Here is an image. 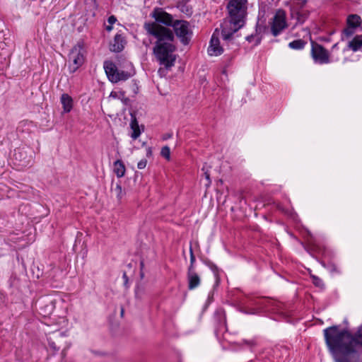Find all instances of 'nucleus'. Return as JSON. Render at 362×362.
<instances>
[{
  "label": "nucleus",
  "mask_w": 362,
  "mask_h": 362,
  "mask_svg": "<svg viewBox=\"0 0 362 362\" xmlns=\"http://www.w3.org/2000/svg\"><path fill=\"white\" fill-rule=\"evenodd\" d=\"M176 49V46L173 43L155 45L153 49V54L159 64L163 66L158 69L159 73L168 71L175 66L177 56L175 54Z\"/></svg>",
  "instance_id": "7ed1b4c3"
},
{
  "label": "nucleus",
  "mask_w": 362,
  "mask_h": 362,
  "mask_svg": "<svg viewBox=\"0 0 362 362\" xmlns=\"http://www.w3.org/2000/svg\"><path fill=\"white\" fill-rule=\"evenodd\" d=\"M311 57L315 64H325L330 62L329 53L322 45L311 40Z\"/></svg>",
  "instance_id": "9d476101"
},
{
  "label": "nucleus",
  "mask_w": 362,
  "mask_h": 362,
  "mask_svg": "<svg viewBox=\"0 0 362 362\" xmlns=\"http://www.w3.org/2000/svg\"><path fill=\"white\" fill-rule=\"evenodd\" d=\"M195 262H196L195 256H192L190 258V264L187 268V272H195V267H194Z\"/></svg>",
  "instance_id": "4c0bfd02"
},
{
  "label": "nucleus",
  "mask_w": 362,
  "mask_h": 362,
  "mask_svg": "<svg viewBox=\"0 0 362 362\" xmlns=\"http://www.w3.org/2000/svg\"><path fill=\"white\" fill-rule=\"evenodd\" d=\"M218 182L221 183V184H223V180H219Z\"/></svg>",
  "instance_id": "69168bd1"
},
{
  "label": "nucleus",
  "mask_w": 362,
  "mask_h": 362,
  "mask_svg": "<svg viewBox=\"0 0 362 362\" xmlns=\"http://www.w3.org/2000/svg\"><path fill=\"white\" fill-rule=\"evenodd\" d=\"M117 21V18L115 16H110L107 18V22L109 24L112 25Z\"/></svg>",
  "instance_id": "a19ab883"
},
{
  "label": "nucleus",
  "mask_w": 362,
  "mask_h": 362,
  "mask_svg": "<svg viewBox=\"0 0 362 362\" xmlns=\"http://www.w3.org/2000/svg\"><path fill=\"white\" fill-rule=\"evenodd\" d=\"M362 47V35H356L351 41L348 42L346 49L352 50L356 52Z\"/></svg>",
  "instance_id": "412c9836"
},
{
  "label": "nucleus",
  "mask_w": 362,
  "mask_h": 362,
  "mask_svg": "<svg viewBox=\"0 0 362 362\" xmlns=\"http://www.w3.org/2000/svg\"><path fill=\"white\" fill-rule=\"evenodd\" d=\"M187 278L189 290L195 289L201 284V278L199 275L196 272V271L187 272Z\"/></svg>",
  "instance_id": "a211bd4d"
},
{
  "label": "nucleus",
  "mask_w": 362,
  "mask_h": 362,
  "mask_svg": "<svg viewBox=\"0 0 362 362\" xmlns=\"http://www.w3.org/2000/svg\"><path fill=\"white\" fill-rule=\"evenodd\" d=\"M201 260L203 262V264L208 267L213 272L215 277L214 286H218L221 281L220 274L222 272V270L219 269L212 261H211L208 258H202Z\"/></svg>",
  "instance_id": "dca6fc26"
},
{
  "label": "nucleus",
  "mask_w": 362,
  "mask_h": 362,
  "mask_svg": "<svg viewBox=\"0 0 362 362\" xmlns=\"http://www.w3.org/2000/svg\"><path fill=\"white\" fill-rule=\"evenodd\" d=\"M240 346H246L251 351H253V349L257 346V341L255 338L250 339H243L238 343Z\"/></svg>",
  "instance_id": "2f4dec72"
},
{
  "label": "nucleus",
  "mask_w": 362,
  "mask_h": 362,
  "mask_svg": "<svg viewBox=\"0 0 362 362\" xmlns=\"http://www.w3.org/2000/svg\"><path fill=\"white\" fill-rule=\"evenodd\" d=\"M118 93H119L120 96L119 98H124V95H125V93L124 91H119Z\"/></svg>",
  "instance_id": "4d7b16f0"
},
{
  "label": "nucleus",
  "mask_w": 362,
  "mask_h": 362,
  "mask_svg": "<svg viewBox=\"0 0 362 362\" xmlns=\"http://www.w3.org/2000/svg\"><path fill=\"white\" fill-rule=\"evenodd\" d=\"M204 175H205V178L208 180V183L206 185H209L211 182V179H210V175L207 172H206L204 173Z\"/></svg>",
  "instance_id": "a18cd8bd"
},
{
  "label": "nucleus",
  "mask_w": 362,
  "mask_h": 362,
  "mask_svg": "<svg viewBox=\"0 0 362 362\" xmlns=\"http://www.w3.org/2000/svg\"><path fill=\"white\" fill-rule=\"evenodd\" d=\"M61 356H62V359L66 358V349H62V351L61 352Z\"/></svg>",
  "instance_id": "09e8293b"
},
{
  "label": "nucleus",
  "mask_w": 362,
  "mask_h": 362,
  "mask_svg": "<svg viewBox=\"0 0 362 362\" xmlns=\"http://www.w3.org/2000/svg\"><path fill=\"white\" fill-rule=\"evenodd\" d=\"M226 10L228 15L226 18L247 21V0H228Z\"/></svg>",
  "instance_id": "0eeeda50"
},
{
  "label": "nucleus",
  "mask_w": 362,
  "mask_h": 362,
  "mask_svg": "<svg viewBox=\"0 0 362 362\" xmlns=\"http://www.w3.org/2000/svg\"><path fill=\"white\" fill-rule=\"evenodd\" d=\"M356 30V29L354 28H351L350 25H346V28L341 31V40L344 41L346 38L351 37L355 33Z\"/></svg>",
  "instance_id": "7c9ffc66"
},
{
  "label": "nucleus",
  "mask_w": 362,
  "mask_h": 362,
  "mask_svg": "<svg viewBox=\"0 0 362 362\" xmlns=\"http://www.w3.org/2000/svg\"><path fill=\"white\" fill-rule=\"evenodd\" d=\"M141 278H143V276H144V274H142V273H141Z\"/></svg>",
  "instance_id": "774afa93"
},
{
  "label": "nucleus",
  "mask_w": 362,
  "mask_h": 362,
  "mask_svg": "<svg viewBox=\"0 0 362 362\" xmlns=\"http://www.w3.org/2000/svg\"><path fill=\"white\" fill-rule=\"evenodd\" d=\"M147 165V160L146 158L141 159L137 164V168L140 170L146 168Z\"/></svg>",
  "instance_id": "ea45409f"
},
{
  "label": "nucleus",
  "mask_w": 362,
  "mask_h": 362,
  "mask_svg": "<svg viewBox=\"0 0 362 362\" xmlns=\"http://www.w3.org/2000/svg\"><path fill=\"white\" fill-rule=\"evenodd\" d=\"M150 16L155 19L153 23L165 27H172L175 22L173 16L167 13L163 8L156 7Z\"/></svg>",
  "instance_id": "f8f14e48"
},
{
  "label": "nucleus",
  "mask_w": 362,
  "mask_h": 362,
  "mask_svg": "<svg viewBox=\"0 0 362 362\" xmlns=\"http://www.w3.org/2000/svg\"><path fill=\"white\" fill-rule=\"evenodd\" d=\"M123 314H124V309H123V308H122V309H121V315L122 316V315H123Z\"/></svg>",
  "instance_id": "e2e57ef3"
},
{
  "label": "nucleus",
  "mask_w": 362,
  "mask_h": 362,
  "mask_svg": "<svg viewBox=\"0 0 362 362\" xmlns=\"http://www.w3.org/2000/svg\"><path fill=\"white\" fill-rule=\"evenodd\" d=\"M209 304H210V300H209V298H208L207 300L206 301L204 307H203L202 313H204V312H205L206 310V309L208 308Z\"/></svg>",
  "instance_id": "c03bdc74"
},
{
  "label": "nucleus",
  "mask_w": 362,
  "mask_h": 362,
  "mask_svg": "<svg viewBox=\"0 0 362 362\" xmlns=\"http://www.w3.org/2000/svg\"><path fill=\"white\" fill-rule=\"evenodd\" d=\"M151 156H152V148H151V147H148L146 149V156L151 157Z\"/></svg>",
  "instance_id": "de8ad7c7"
},
{
  "label": "nucleus",
  "mask_w": 362,
  "mask_h": 362,
  "mask_svg": "<svg viewBox=\"0 0 362 362\" xmlns=\"http://www.w3.org/2000/svg\"><path fill=\"white\" fill-rule=\"evenodd\" d=\"M255 37H256L255 33L246 36L245 40L247 41L248 42H251Z\"/></svg>",
  "instance_id": "79ce46f5"
},
{
  "label": "nucleus",
  "mask_w": 362,
  "mask_h": 362,
  "mask_svg": "<svg viewBox=\"0 0 362 362\" xmlns=\"http://www.w3.org/2000/svg\"><path fill=\"white\" fill-rule=\"evenodd\" d=\"M122 279H124V286L127 287V284H128L129 278L127 276V274L126 272H123Z\"/></svg>",
  "instance_id": "37998d69"
},
{
  "label": "nucleus",
  "mask_w": 362,
  "mask_h": 362,
  "mask_svg": "<svg viewBox=\"0 0 362 362\" xmlns=\"http://www.w3.org/2000/svg\"><path fill=\"white\" fill-rule=\"evenodd\" d=\"M54 304L52 301H49L48 303L45 304L44 305H40V310L42 312V314L45 316L49 315L54 311Z\"/></svg>",
  "instance_id": "c85d7f7f"
},
{
  "label": "nucleus",
  "mask_w": 362,
  "mask_h": 362,
  "mask_svg": "<svg viewBox=\"0 0 362 362\" xmlns=\"http://www.w3.org/2000/svg\"><path fill=\"white\" fill-rule=\"evenodd\" d=\"M69 71L75 73L85 62L83 42H78L68 54Z\"/></svg>",
  "instance_id": "423d86ee"
},
{
  "label": "nucleus",
  "mask_w": 362,
  "mask_h": 362,
  "mask_svg": "<svg viewBox=\"0 0 362 362\" xmlns=\"http://www.w3.org/2000/svg\"><path fill=\"white\" fill-rule=\"evenodd\" d=\"M337 46H338V43H335V44L332 46V49H337Z\"/></svg>",
  "instance_id": "bf43d9fd"
},
{
  "label": "nucleus",
  "mask_w": 362,
  "mask_h": 362,
  "mask_svg": "<svg viewBox=\"0 0 362 362\" xmlns=\"http://www.w3.org/2000/svg\"><path fill=\"white\" fill-rule=\"evenodd\" d=\"M296 15L298 21L300 22V23H303L305 21V18L308 17L307 13H303L300 11H297Z\"/></svg>",
  "instance_id": "e433bc0d"
},
{
  "label": "nucleus",
  "mask_w": 362,
  "mask_h": 362,
  "mask_svg": "<svg viewBox=\"0 0 362 362\" xmlns=\"http://www.w3.org/2000/svg\"><path fill=\"white\" fill-rule=\"evenodd\" d=\"M139 286L135 289V296L136 298H139Z\"/></svg>",
  "instance_id": "5fc2aeb1"
},
{
  "label": "nucleus",
  "mask_w": 362,
  "mask_h": 362,
  "mask_svg": "<svg viewBox=\"0 0 362 362\" xmlns=\"http://www.w3.org/2000/svg\"><path fill=\"white\" fill-rule=\"evenodd\" d=\"M361 18L357 14H350L346 18V25L355 29L361 26Z\"/></svg>",
  "instance_id": "b1692460"
},
{
  "label": "nucleus",
  "mask_w": 362,
  "mask_h": 362,
  "mask_svg": "<svg viewBox=\"0 0 362 362\" xmlns=\"http://www.w3.org/2000/svg\"><path fill=\"white\" fill-rule=\"evenodd\" d=\"M214 334L220 339L227 332L226 315L223 308H218L214 313Z\"/></svg>",
  "instance_id": "1a4fd4ad"
},
{
  "label": "nucleus",
  "mask_w": 362,
  "mask_h": 362,
  "mask_svg": "<svg viewBox=\"0 0 362 362\" xmlns=\"http://www.w3.org/2000/svg\"><path fill=\"white\" fill-rule=\"evenodd\" d=\"M281 348L284 351H285L286 352H288V350H287V349H286V347H284V346H281Z\"/></svg>",
  "instance_id": "052dcab7"
},
{
  "label": "nucleus",
  "mask_w": 362,
  "mask_h": 362,
  "mask_svg": "<svg viewBox=\"0 0 362 362\" xmlns=\"http://www.w3.org/2000/svg\"><path fill=\"white\" fill-rule=\"evenodd\" d=\"M130 115H131V121H130L129 126H130V129L132 130L130 136L132 137V139L136 140L139 137V136L141 134V132L144 131V126H141L142 130L140 129V127L139 125V122L137 121L135 112H131Z\"/></svg>",
  "instance_id": "2eb2a0df"
},
{
  "label": "nucleus",
  "mask_w": 362,
  "mask_h": 362,
  "mask_svg": "<svg viewBox=\"0 0 362 362\" xmlns=\"http://www.w3.org/2000/svg\"><path fill=\"white\" fill-rule=\"evenodd\" d=\"M60 340L61 338L57 336H49L47 337L48 347L50 350L53 351V355H55L61 348V346L59 345Z\"/></svg>",
  "instance_id": "5701e85b"
},
{
  "label": "nucleus",
  "mask_w": 362,
  "mask_h": 362,
  "mask_svg": "<svg viewBox=\"0 0 362 362\" xmlns=\"http://www.w3.org/2000/svg\"><path fill=\"white\" fill-rule=\"evenodd\" d=\"M208 298H209L210 303H211L213 300V297L212 296L211 297L210 296H209Z\"/></svg>",
  "instance_id": "680f3d73"
},
{
  "label": "nucleus",
  "mask_w": 362,
  "mask_h": 362,
  "mask_svg": "<svg viewBox=\"0 0 362 362\" xmlns=\"http://www.w3.org/2000/svg\"><path fill=\"white\" fill-rule=\"evenodd\" d=\"M310 277L312 279L313 284L316 287H318V288H322L325 287V284H324L322 280L320 278H319L318 276H317L315 275H311Z\"/></svg>",
  "instance_id": "72a5a7b5"
},
{
  "label": "nucleus",
  "mask_w": 362,
  "mask_h": 362,
  "mask_svg": "<svg viewBox=\"0 0 362 362\" xmlns=\"http://www.w3.org/2000/svg\"><path fill=\"white\" fill-rule=\"evenodd\" d=\"M189 255H190V258L192 256H194V252H193V249H192V243H190V245H189Z\"/></svg>",
  "instance_id": "3c124183"
},
{
  "label": "nucleus",
  "mask_w": 362,
  "mask_h": 362,
  "mask_svg": "<svg viewBox=\"0 0 362 362\" xmlns=\"http://www.w3.org/2000/svg\"><path fill=\"white\" fill-rule=\"evenodd\" d=\"M173 134L170 133L165 134L163 136V140H167L172 137Z\"/></svg>",
  "instance_id": "49530a36"
},
{
  "label": "nucleus",
  "mask_w": 362,
  "mask_h": 362,
  "mask_svg": "<svg viewBox=\"0 0 362 362\" xmlns=\"http://www.w3.org/2000/svg\"><path fill=\"white\" fill-rule=\"evenodd\" d=\"M270 23V30L272 35L274 37L279 35L288 27L285 11L279 9L274 15Z\"/></svg>",
  "instance_id": "9b49d317"
},
{
  "label": "nucleus",
  "mask_w": 362,
  "mask_h": 362,
  "mask_svg": "<svg viewBox=\"0 0 362 362\" xmlns=\"http://www.w3.org/2000/svg\"><path fill=\"white\" fill-rule=\"evenodd\" d=\"M322 41H325V42H329V39L328 37H322Z\"/></svg>",
  "instance_id": "13d9d810"
},
{
  "label": "nucleus",
  "mask_w": 362,
  "mask_h": 362,
  "mask_svg": "<svg viewBox=\"0 0 362 362\" xmlns=\"http://www.w3.org/2000/svg\"><path fill=\"white\" fill-rule=\"evenodd\" d=\"M259 300H259L258 313L262 310H269L272 303L271 300L268 298L262 297V296H259Z\"/></svg>",
  "instance_id": "c756f323"
},
{
  "label": "nucleus",
  "mask_w": 362,
  "mask_h": 362,
  "mask_svg": "<svg viewBox=\"0 0 362 362\" xmlns=\"http://www.w3.org/2000/svg\"><path fill=\"white\" fill-rule=\"evenodd\" d=\"M268 29H269L268 26L265 24H260L259 22H257L256 23V25H255L256 39H255V46H257V45H260L262 37H263V34L265 33L268 30Z\"/></svg>",
  "instance_id": "aec40b11"
},
{
  "label": "nucleus",
  "mask_w": 362,
  "mask_h": 362,
  "mask_svg": "<svg viewBox=\"0 0 362 362\" xmlns=\"http://www.w3.org/2000/svg\"><path fill=\"white\" fill-rule=\"evenodd\" d=\"M112 191L115 194V195L119 201H120L122 199V197L124 194V192H123V191H122L120 182L116 184V186L115 188H112Z\"/></svg>",
  "instance_id": "473e14b6"
},
{
  "label": "nucleus",
  "mask_w": 362,
  "mask_h": 362,
  "mask_svg": "<svg viewBox=\"0 0 362 362\" xmlns=\"http://www.w3.org/2000/svg\"><path fill=\"white\" fill-rule=\"evenodd\" d=\"M308 0H293V6L298 10H302L306 4L308 3Z\"/></svg>",
  "instance_id": "f704fd0d"
},
{
  "label": "nucleus",
  "mask_w": 362,
  "mask_h": 362,
  "mask_svg": "<svg viewBox=\"0 0 362 362\" xmlns=\"http://www.w3.org/2000/svg\"><path fill=\"white\" fill-rule=\"evenodd\" d=\"M141 267L142 268L144 267V262H141Z\"/></svg>",
  "instance_id": "0e129e2a"
},
{
  "label": "nucleus",
  "mask_w": 362,
  "mask_h": 362,
  "mask_svg": "<svg viewBox=\"0 0 362 362\" xmlns=\"http://www.w3.org/2000/svg\"><path fill=\"white\" fill-rule=\"evenodd\" d=\"M189 1L190 0H179L176 4V8L187 17H190L193 14V8L189 5Z\"/></svg>",
  "instance_id": "6ab92c4d"
},
{
  "label": "nucleus",
  "mask_w": 362,
  "mask_h": 362,
  "mask_svg": "<svg viewBox=\"0 0 362 362\" xmlns=\"http://www.w3.org/2000/svg\"><path fill=\"white\" fill-rule=\"evenodd\" d=\"M160 155L166 160H170V149L168 146H165L161 148Z\"/></svg>",
  "instance_id": "c9c22d12"
},
{
  "label": "nucleus",
  "mask_w": 362,
  "mask_h": 362,
  "mask_svg": "<svg viewBox=\"0 0 362 362\" xmlns=\"http://www.w3.org/2000/svg\"><path fill=\"white\" fill-rule=\"evenodd\" d=\"M132 89L134 95L137 94L139 92V85L136 80L132 81Z\"/></svg>",
  "instance_id": "58836bf2"
},
{
  "label": "nucleus",
  "mask_w": 362,
  "mask_h": 362,
  "mask_svg": "<svg viewBox=\"0 0 362 362\" xmlns=\"http://www.w3.org/2000/svg\"><path fill=\"white\" fill-rule=\"evenodd\" d=\"M110 97H112L114 98H119L118 96V93L117 92H115V91H112L111 93H110Z\"/></svg>",
  "instance_id": "8fccbe9b"
},
{
  "label": "nucleus",
  "mask_w": 362,
  "mask_h": 362,
  "mask_svg": "<svg viewBox=\"0 0 362 362\" xmlns=\"http://www.w3.org/2000/svg\"><path fill=\"white\" fill-rule=\"evenodd\" d=\"M114 173L118 177H122L124 175L126 168L122 160H117L114 162Z\"/></svg>",
  "instance_id": "393cba45"
},
{
  "label": "nucleus",
  "mask_w": 362,
  "mask_h": 362,
  "mask_svg": "<svg viewBox=\"0 0 362 362\" xmlns=\"http://www.w3.org/2000/svg\"><path fill=\"white\" fill-rule=\"evenodd\" d=\"M144 28L149 35L156 38L157 40L155 45L173 43L175 40L174 33L168 27L157 25L156 23H145Z\"/></svg>",
  "instance_id": "39448f33"
},
{
  "label": "nucleus",
  "mask_w": 362,
  "mask_h": 362,
  "mask_svg": "<svg viewBox=\"0 0 362 362\" xmlns=\"http://www.w3.org/2000/svg\"><path fill=\"white\" fill-rule=\"evenodd\" d=\"M107 31L110 32L112 30V25H109L105 27Z\"/></svg>",
  "instance_id": "603ef678"
},
{
  "label": "nucleus",
  "mask_w": 362,
  "mask_h": 362,
  "mask_svg": "<svg viewBox=\"0 0 362 362\" xmlns=\"http://www.w3.org/2000/svg\"><path fill=\"white\" fill-rule=\"evenodd\" d=\"M122 100L123 101V103H124L125 105H127L129 100V98H124H124H122Z\"/></svg>",
  "instance_id": "864d4df0"
},
{
  "label": "nucleus",
  "mask_w": 362,
  "mask_h": 362,
  "mask_svg": "<svg viewBox=\"0 0 362 362\" xmlns=\"http://www.w3.org/2000/svg\"><path fill=\"white\" fill-rule=\"evenodd\" d=\"M149 43H151V41H150V40H148V41L144 40V41H143V44H144L146 47H148Z\"/></svg>",
  "instance_id": "6e6d98bb"
},
{
  "label": "nucleus",
  "mask_w": 362,
  "mask_h": 362,
  "mask_svg": "<svg viewBox=\"0 0 362 362\" xmlns=\"http://www.w3.org/2000/svg\"><path fill=\"white\" fill-rule=\"evenodd\" d=\"M246 24V21L240 19L223 18L221 24V39L225 49L236 52L240 47L239 30Z\"/></svg>",
  "instance_id": "f03ea898"
},
{
  "label": "nucleus",
  "mask_w": 362,
  "mask_h": 362,
  "mask_svg": "<svg viewBox=\"0 0 362 362\" xmlns=\"http://www.w3.org/2000/svg\"><path fill=\"white\" fill-rule=\"evenodd\" d=\"M339 325H332L323 330L325 344L336 362H351L359 356L356 345L362 346V325L355 334L347 329H339Z\"/></svg>",
  "instance_id": "f257e3e1"
},
{
  "label": "nucleus",
  "mask_w": 362,
  "mask_h": 362,
  "mask_svg": "<svg viewBox=\"0 0 362 362\" xmlns=\"http://www.w3.org/2000/svg\"><path fill=\"white\" fill-rule=\"evenodd\" d=\"M13 157L16 160L21 163V165H25L28 164V161H26V151L23 148H16L14 150Z\"/></svg>",
  "instance_id": "a878e982"
},
{
  "label": "nucleus",
  "mask_w": 362,
  "mask_h": 362,
  "mask_svg": "<svg viewBox=\"0 0 362 362\" xmlns=\"http://www.w3.org/2000/svg\"><path fill=\"white\" fill-rule=\"evenodd\" d=\"M325 252H326V250L325 249L324 252H323V255H325Z\"/></svg>",
  "instance_id": "338daca9"
},
{
  "label": "nucleus",
  "mask_w": 362,
  "mask_h": 362,
  "mask_svg": "<svg viewBox=\"0 0 362 362\" xmlns=\"http://www.w3.org/2000/svg\"><path fill=\"white\" fill-rule=\"evenodd\" d=\"M189 23L185 20H175L173 25L174 35H175L184 45H188L193 35V32L189 28Z\"/></svg>",
  "instance_id": "6e6552de"
},
{
  "label": "nucleus",
  "mask_w": 362,
  "mask_h": 362,
  "mask_svg": "<svg viewBox=\"0 0 362 362\" xmlns=\"http://www.w3.org/2000/svg\"><path fill=\"white\" fill-rule=\"evenodd\" d=\"M307 42L303 39H298L289 42L288 47L292 49L300 50L306 45Z\"/></svg>",
  "instance_id": "cd10ccee"
},
{
  "label": "nucleus",
  "mask_w": 362,
  "mask_h": 362,
  "mask_svg": "<svg viewBox=\"0 0 362 362\" xmlns=\"http://www.w3.org/2000/svg\"><path fill=\"white\" fill-rule=\"evenodd\" d=\"M259 300V296L249 298L245 302V305L241 306L239 310L243 313L248 315L257 314Z\"/></svg>",
  "instance_id": "4468645a"
},
{
  "label": "nucleus",
  "mask_w": 362,
  "mask_h": 362,
  "mask_svg": "<svg viewBox=\"0 0 362 362\" xmlns=\"http://www.w3.org/2000/svg\"><path fill=\"white\" fill-rule=\"evenodd\" d=\"M218 29L216 28L211 35L210 42H209V46L208 47V53L210 55H214V56H219L225 50L224 46L222 44L221 45L220 40L218 38Z\"/></svg>",
  "instance_id": "ddd939ff"
},
{
  "label": "nucleus",
  "mask_w": 362,
  "mask_h": 362,
  "mask_svg": "<svg viewBox=\"0 0 362 362\" xmlns=\"http://www.w3.org/2000/svg\"><path fill=\"white\" fill-rule=\"evenodd\" d=\"M103 67L108 79L112 83H117L120 81H126L136 74L133 64L126 62V71L119 69L112 61H105Z\"/></svg>",
  "instance_id": "20e7f679"
},
{
  "label": "nucleus",
  "mask_w": 362,
  "mask_h": 362,
  "mask_svg": "<svg viewBox=\"0 0 362 362\" xmlns=\"http://www.w3.org/2000/svg\"><path fill=\"white\" fill-rule=\"evenodd\" d=\"M61 103L64 112H69L73 107V99L67 93H63L61 96Z\"/></svg>",
  "instance_id": "4be33fe9"
},
{
  "label": "nucleus",
  "mask_w": 362,
  "mask_h": 362,
  "mask_svg": "<svg viewBox=\"0 0 362 362\" xmlns=\"http://www.w3.org/2000/svg\"><path fill=\"white\" fill-rule=\"evenodd\" d=\"M319 262L323 267L327 269L330 272V274H334L340 273V271L337 268V265L332 261H328L326 262L325 260H320Z\"/></svg>",
  "instance_id": "bb28decb"
},
{
  "label": "nucleus",
  "mask_w": 362,
  "mask_h": 362,
  "mask_svg": "<svg viewBox=\"0 0 362 362\" xmlns=\"http://www.w3.org/2000/svg\"><path fill=\"white\" fill-rule=\"evenodd\" d=\"M126 43V40L122 35L117 33L114 37L113 43L110 45V50L114 52H120L124 49Z\"/></svg>",
  "instance_id": "f3484780"
}]
</instances>
